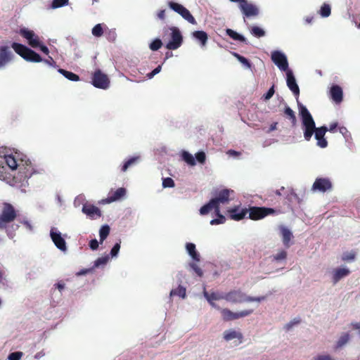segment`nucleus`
<instances>
[{
    "label": "nucleus",
    "mask_w": 360,
    "mask_h": 360,
    "mask_svg": "<svg viewBox=\"0 0 360 360\" xmlns=\"http://www.w3.org/2000/svg\"><path fill=\"white\" fill-rule=\"evenodd\" d=\"M167 30L171 31V39L166 44V48L169 50L179 49L183 43V37L179 29L176 27H171Z\"/></svg>",
    "instance_id": "6"
},
{
    "label": "nucleus",
    "mask_w": 360,
    "mask_h": 360,
    "mask_svg": "<svg viewBox=\"0 0 360 360\" xmlns=\"http://www.w3.org/2000/svg\"><path fill=\"white\" fill-rule=\"evenodd\" d=\"M298 107L300 115L302 118L304 139L308 141H310L314 133L315 139L317 140V145L322 148L327 147L328 141L324 138V136L328 131L327 127L323 126L316 128L315 122L307 108L299 102Z\"/></svg>",
    "instance_id": "1"
},
{
    "label": "nucleus",
    "mask_w": 360,
    "mask_h": 360,
    "mask_svg": "<svg viewBox=\"0 0 360 360\" xmlns=\"http://www.w3.org/2000/svg\"><path fill=\"white\" fill-rule=\"evenodd\" d=\"M183 160L188 165L193 166L195 165V158L193 156L188 152H184L182 154Z\"/></svg>",
    "instance_id": "40"
},
{
    "label": "nucleus",
    "mask_w": 360,
    "mask_h": 360,
    "mask_svg": "<svg viewBox=\"0 0 360 360\" xmlns=\"http://www.w3.org/2000/svg\"><path fill=\"white\" fill-rule=\"evenodd\" d=\"M250 32L253 36L257 38L264 37L265 35V32L262 28L257 26L252 27Z\"/></svg>",
    "instance_id": "39"
},
{
    "label": "nucleus",
    "mask_w": 360,
    "mask_h": 360,
    "mask_svg": "<svg viewBox=\"0 0 360 360\" xmlns=\"http://www.w3.org/2000/svg\"><path fill=\"white\" fill-rule=\"evenodd\" d=\"M110 226L108 225H103L99 231L100 242L102 243L104 240L108 237L110 233Z\"/></svg>",
    "instance_id": "34"
},
{
    "label": "nucleus",
    "mask_w": 360,
    "mask_h": 360,
    "mask_svg": "<svg viewBox=\"0 0 360 360\" xmlns=\"http://www.w3.org/2000/svg\"><path fill=\"white\" fill-rule=\"evenodd\" d=\"M16 217L17 212L14 207L8 202H4L0 214V229H5L8 224L15 219Z\"/></svg>",
    "instance_id": "4"
},
{
    "label": "nucleus",
    "mask_w": 360,
    "mask_h": 360,
    "mask_svg": "<svg viewBox=\"0 0 360 360\" xmlns=\"http://www.w3.org/2000/svg\"><path fill=\"white\" fill-rule=\"evenodd\" d=\"M276 210L273 208L265 207L250 206L247 208V214H249L248 218L257 221L264 218L271 214H274Z\"/></svg>",
    "instance_id": "5"
},
{
    "label": "nucleus",
    "mask_w": 360,
    "mask_h": 360,
    "mask_svg": "<svg viewBox=\"0 0 360 360\" xmlns=\"http://www.w3.org/2000/svg\"><path fill=\"white\" fill-rule=\"evenodd\" d=\"M215 214L217 216V218L211 220L210 224H212V225L221 224H224L226 221L225 217L220 213V209H219V212L215 211Z\"/></svg>",
    "instance_id": "36"
},
{
    "label": "nucleus",
    "mask_w": 360,
    "mask_h": 360,
    "mask_svg": "<svg viewBox=\"0 0 360 360\" xmlns=\"http://www.w3.org/2000/svg\"><path fill=\"white\" fill-rule=\"evenodd\" d=\"M229 217L231 219L240 221L247 215V208H241L240 205L235 206L228 210Z\"/></svg>",
    "instance_id": "13"
},
{
    "label": "nucleus",
    "mask_w": 360,
    "mask_h": 360,
    "mask_svg": "<svg viewBox=\"0 0 360 360\" xmlns=\"http://www.w3.org/2000/svg\"><path fill=\"white\" fill-rule=\"evenodd\" d=\"M92 84L96 88L106 89L110 85V79L101 70H96L92 77Z\"/></svg>",
    "instance_id": "9"
},
{
    "label": "nucleus",
    "mask_w": 360,
    "mask_h": 360,
    "mask_svg": "<svg viewBox=\"0 0 360 360\" xmlns=\"http://www.w3.org/2000/svg\"><path fill=\"white\" fill-rule=\"evenodd\" d=\"M108 259H109L108 256L99 257L94 262V264L93 267L96 268L101 265H104L108 262Z\"/></svg>",
    "instance_id": "44"
},
{
    "label": "nucleus",
    "mask_w": 360,
    "mask_h": 360,
    "mask_svg": "<svg viewBox=\"0 0 360 360\" xmlns=\"http://www.w3.org/2000/svg\"><path fill=\"white\" fill-rule=\"evenodd\" d=\"M40 50L44 53H45L46 55H48L49 53V50L48 49L47 46H46L45 45H43L40 43V46H38Z\"/></svg>",
    "instance_id": "59"
},
{
    "label": "nucleus",
    "mask_w": 360,
    "mask_h": 360,
    "mask_svg": "<svg viewBox=\"0 0 360 360\" xmlns=\"http://www.w3.org/2000/svg\"><path fill=\"white\" fill-rule=\"evenodd\" d=\"M193 36L200 42L202 46L206 44L208 36L205 32L201 30L195 31L193 32Z\"/></svg>",
    "instance_id": "28"
},
{
    "label": "nucleus",
    "mask_w": 360,
    "mask_h": 360,
    "mask_svg": "<svg viewBox=\"0 0 360 360\" xmlns=\"http://www.w3.org/2000/svg\"><path fill=\"white\" fill-rule=\"evenodd\" d=\"M50 236L55 245L60 250L65 251L67 250L65 239L61 236V233L56 231L55 229H51Z\"/></svg>",
    "instance_id": "14"
},
{
    "label": "nucleus",
    "mask_w": 360,
    "mask_h": 360,
    "mask_svg": "<svg viewBox=\"0 0 360 360\" xmlns=\"http://www.w3.org/2000/svg\"><path fill=\"white\" fill-rule=\"evenodd\" d=\"M349 340V335L348 333H345L340 336L338 341L337 342L335 348H340L343 347L345 344L348 342Z\"/></svg>",
    "instance_id": "38"
},
{
    "label": "nucleus",
    "mask_w": 360,
    "mask_h": 360,
    "mask_svg": "<svg viewBox=\"0 0 360 360\" xmlns=\"http://www.w3.org/2000/svg\"><path fill=\"white\" fill-rule=\"evenodd\" d=\"M4 160L6 165L11 169L15 170L19 169V175L20 176V180L24 181L25 180L30 178L33 174L35 173V169L33 167L32 162L30 160H18L13 155H7L4 157Z\"/></svg>",
    "instance_id": "2"
},
{
    "label": "nucleus",
    "mask_w": 360,
    "mask_h": 360,
    "mask_svg": "<svg viewBox=\"0 0 360 360\" xmlns=\"http://www.w3.org/2000/svg\"><path fill=\"white\" fill-rule=\"evenodd\" d=\"M232 55L238 59V60L243 65H244L247 68H251V63L244 56H240L239 53L236 52H232Z\"/></svg>",
    "instance_id": "37"
},
{
    "label": "nucleus",
    "mask_w": 360,
    "mask_h": 360,
    "mask_svg": "<svg viewBox=\"0 0 360 360\" xmlns=\"http://www.w3.org/2000/svg\"><path fill=\"white\" fill-rule=\"evenodd\" d=\"M125 193H126L125 188H119L116 191H115L114 192H111L109 194V195H108V197L106 200H107L108 202H114L115 200H119L122 197H123L125 195Z\"/></svg>",
    "instance_id": "26"
},
{
    "label": "nucleus",
    "mask_w": 360,
    "mask_h": 360,
    "mask_svg": "<svg viewBox=\"0 0 360 360\" xmlns=\"http://www.w3.org/2000/svg\"><path fill=\"white\" fill-rule=\"evenodd\" d=\"M321 15L323 17H328L330 14V7L328 4H323L320 11Z\"/></svg>",
    "instance_id": "46"
},
{
    "label": "nucleus",
    "mask_w": 360,
    "mask_h": 360,
    "mask_svg": "<svg viewBox=\"0 0 360 360\" xmlns=\"http://www.w3.org/2000/svg\"><path fill=\"white\" fill-rule=\"evenodd\" d=\"M350 271L347 268H338L333 271L332 279L333 284H336L340 279L347 276Z\"/></svg>",
    "instance_id": "22"
},
{
    "label": "nucleus",
    "mask_w": 360,
    "mask_h": 360,
    "mask_svg": "<svg viewBox=\"0 0 360 360\" xmlns=\"http://www.w3.org/2000/svg\"><path fill=\"white\" fill-rule=\"evenodd\" d=\"M195 158L198 162H199L201 164H203V163H205V160H206L205 153L202 151L198 152L195 154Z\"/></svg>",
    "instance_id": "50"
},
{
    "label": "nucleus",
    "mask_w": 360,
    "mask_h": 360,
    "mask_svg": "<svg viewBox=\"0 0 360 360\" xmlns=\"http://www.w3.org/2000/svg\"><path fill=\"white\" fill-rule=\"evenodd\" d=\"M11 47L16 53L27 61L32 63H40L43 61V59L39 54L23 44L13 42L11 44Z\"/></svg>",
    "instance_id": "3"
},
{
    "label": "nucleus",
    "mask_w": 360,
    "mask_h": 360,
    "mask_svg": "<svg viewBox=\"0 0 360 360\" xmlns=\"http://www.w3.org/2000/svg\"><path fill=\"white\" fill-rule=\"evenodd\" d=\"M300 322V319H294L292 321L287 323L285 326V328L287 330H289L292 327V326H294L295 324H297Z\"/></svg>",
    "instance_id": "56"
},
{
    "label": "nucleus",
    "mask_w": 360,
    "mask_h": 360,
    "mask_svg": "<svg viewBox=\"0 0 360 360\" xmlns=\"http://www.w3.org/2000/svg\"><path fill=\"white\" fill-rule=\"evenodd\" d=\"M55 288L58 289L60 292H62L65 289V284L63 281H60L54 285Z\"/></svg>",
    "instance_id": "57"
},
{
    "label": "nucleus",
    "mask_w": 360,
    "mask_h": 360,
    "mask_svg": "<svg viewBox=\"0 0 360 360\" xmlns=\"http://www.w3.org/2000/svg\"><path fill=\"white\" fill-rule=\"evenodd\" d=\"M68 0H53L51 4L53 8L62 7L68 4Z\"/></svg>",
    "instance_id": "47"
},
{
    "label": "nucleus",
    "mask_w": 360,
    "mask_h": 360,
    "mask_svg": "<svg viewBox=\"0 0 360 360\" xmlns=\"http://www.w3.org/2000/svg\"><path fill=\"white\" fill-rule=\"evenodd\" d=\"M266 300V296H260V297H251L248 295L247 302H260Z\"/></svg>",
    "instance_id": "53"
},
{
    "label": "nucleus",
    "mask_w": 360,
    "mask_h": 360,
    "mask_svg": "<svg viewBox=\"0 0 360 360\" xmlns=\"http://www.w3.org/2000/svg\"><path fill=\"white\" fill-rule=\"evenodd\" d=\"M120 242L117 243L115 244V245L112 247L110 251V255L112 257H116L120 251Z\"/></svg>",
    "instance_id": "51"
},
{
    "label": "nucleus",
    "mask_w": 360,
    "mask_h": 360,
    "mask_svg": "<svg viewBox=\"0 0 360 360\" xmlns=\"http://www.w3.org/2000/svg\"><path fill=\"white\" fill-rule=\"evenodd\" d=\"M288 253L285 250H279L278 252L272 256V260L275 262H280L285 260Z\"/></svg>",
    "instance_id": "33"
},
{
    "label": "nucleus",
    "mask_w": 360,
    "mask_h": 360,
    "mask_svg": "<svg viewBox=\"0 0 360 360\" xmlns=\"http://www.w3.org/2000/svg\"><path fill=\"white\" fill-rule=\"evenodd\" d=\"M103 30L101 24H97L93 27L92 34L94 37H100L103 35Z\"/></svg>",
    "instance_id": "42"
},
{
    "label": "nucleus",
    "mask_w": 360,
    "mask_h": 360,
    "mask_svg": "<svg viewBox=\"0 0 360 360\" xmlns=\"http://www.w3.org/2000/svg\"><path fill=\"white\" fill-rule=\"evenodd\" d=\"M277 124L278 123L276 122H273L271 125H270V127L269 129V130L267 131V132H271L272 131H274L277 129Z\"/></svg>",
    "instance_id": "62"
},
{
    "label": "nucleus",
    "mask_w": 360,
    "mask_h": 360,
    "mask_svg": "<svg viewBox=\"0 0 360 360\" xmlns=\"http://www.w3.org/2000/svg\"><path fill=\"white\" fill-rule=\"evenodd\" d=\"M226 33L228 36H229L231 39L234 40L240 41L242 42H246V39L243 35L237 33L236 32L230 28H227L226 30Z\"/></svg>",
    "instance_id": "29"
},
{
    "label": "nucleus",
    "mask_w": 360,
    "mask_h": 360,
    "mask_svg": "<svg viewBox=\"0 0 360 360\" xmlns=\"http://www.w3.org/2000/svg\"><path fill=\"white\" fill-rule=\"evenodd\" d=\"M281 234L282 236V241L284 246L286 248H288L292 245L291 240L293 238V235L292 232L288 228L285 226H281L280 228Z\"/></svg>",
    "instance_id": "21"
},
{
    "label": "nucleus",
    "mask_w": 360,
    "mask_h": 360,
    "mask_svg": "<svg viewBox=\"0 0 360 360\" xmlns=\"http://www.w3.org/2000/svg\"><path fill=\"white\" fill-rule=\"evenodd\" d=\"M44 61L46 63H47V64H49V65H53L56 64V62L54 61V60L53 59V58H52V57H51V56H49V59H45V60H44Z\"/></svg>",
    "instance_id": "61"
},
{
    "label": "nucleus",
    "mask_w": 360,
    "mask_h": 360,
    "mask_svg": "<svg viewBox=\"0 0 360 360\" xmlns=\"http://www.w3.org/2000/svg\"><path fill=\"white\" fill-rule=\"evenodd\" d=\"M23 354L22 352H12L9 355H8V360H20Z\"/></svg>",
    "instance_id": "48"
},
{
    "label": "nucleus",
    "mask_w": 360,
    "mask_h": 360,
    "mask_svg": "<svg viewBox=\"0 0 360 360\" xmlns=\"http://www.w3.org/2000/svg\"><path fill=\"white\" fill-rule=\"evenodd\" d=\"M240 8L247 17L257 16L259 14L258 8L255 5L249 4L247 0L240 4Z\"/></svg>",
    "instance_id": "18"
},
{
    "label": "nucleus",
    "mask_w": 360,
    "mask_h": 360,
    "mask_svg": "<svg viewBox=\"0 0 360 360\" xmlns=\"http://www.w3.org/2000/svg\"><path fill=\"white\" fill-rule=\"evenodd\" d=\"M91 271V269H83L81 271H79L77 274L78 275H84V274H86L87 273H89Z\"/></svg>",
    "instance_id": "64"
},
{
    "label": "nucleus",
    "mask_w": 360,
    "mask_h": 360,
    "mask_svg": "<svg viewBox=\"0 0 360 360\" xmlns=\"http://www.w3.org/2000/svg\"><path fill=\"white\" fill-rule=\"evenodd\" d=\"M12 58V53L8 46L0 47V67L5 66Z\"/></svg>",
    "instance_id": "23"
},
{
    "label": "nucleus",
    "mask_w": 360,
    "mask_h": 360,
    "mask_svg": "<svg viewBox=\"0 0 360 360\" xmlns=\"http://www.w3.org/2000/svg\"><path fill=\"white\" fill-rule=\"evenodd\" d=\"M337 126H338V124L336 122L332 123L330 124V128L328 130L330 131H334L335 129H336Z\"/></svg>",
    "instance_id": "63"
},
{
    "label": "nucleus",
    "mask_w": 360,
    "mask_h": 360,
    "mask_svg": "<svg viewBox=\"0 0 360 360\" xmlns=\"http://www.w3.org/2000/svg\"><path fill=\"white\" fill-rule=\"evenodd\" d=\"M158 18H160V20H165V10H160V11L158 13Z\"/></svg>",
    "instance_id": "60"
},
{
    "label": "nucleus",
    "mask_w": 360,
    "mask_h": 360,
    "mask_svg": "<svg viewBox=\"0 0 360 360\" xmlns=\"http://www.w3.org/2000/svg\"><path fill=\"white\" fill-rule=\"evenodd\" d=\"M186 248L189 254V255L192 257V259L196 262H199L200 260V256L199 253L196 251L195 245L192 243H188L186 245Z\"/></svg>",
    "instance_id": "27"
},
{
    "label": "nucleus",
    "mask_w": 360,
    "mask_h": 360,
    "mask_svg": "<svg viewBox=\"0 0 360 360\" xmlns=\"http://www.w3.org/2000/svg\"><path fill=\"white\" fill-rule=\"evenodd\" d=\"M89 247L92 250H96L98 248V242L96 239H92L89 242Z\"/></svg>",
    "instance_id": "55"
},
{
    "label": "nucleus",
    "mask_w": 360,
    "mask_h": 360,
    "mask_svg": "<svg viewBox=\"0 0 360 360\" xmlns=\"http://www.w3.org/2000/svg\"><path fill=\"white\" fill-rule=\"evenodd\" d=\"M286 77L288 87L295 96H298L300 94V89L291 70L286 72Z\"/></svg>",
    "instance_id": "19"
},
{
    "label": "nucleus",
    "mask_w": 360,
    "mask_h": 360,
    "mask_svg": "<svg viewBox=\"0 0 360 360\" xmlns=\"http://www.w3.org/2000/svg\"><path fill=\"white\" fill-rule=\"evenodd\" d=\"M162 46V42L160 39H155L149 45L152 51H158Z\"/></svg>",
    "instance_id": "43"
},
{
    "label": "nucleus",
    "mask_w": 360,
    "mask_h": 360,
    "mask_svg": "<svg viewBox=\"0 0 360 360\" xmlns=\"http://www.w3.org/2000/svg\"><path fill=\"white\" fill-rule=\"evenodd\" d=\"M20 34L25 38L29 45L32 48H37L40 46L39 37L32 30L26 28L20 29Z\"/></svg>",
    "instance_id": "12"
},
{
    "label": "nucleus",
    "mask_w": 360,
    "mask_h": 360,
    "mask_svg": "<svg viewBox=\"0 0 360 360\" xmlns=\"http://www.w3.org/2000/svg\"><path fill=\"white\" fill-rule=\"evenodd\" d=\"M275 90H274V85H273L268 91L263 95V98L265 101L269 100L274 94Z\"/></svg>",
    "instance_id": "52"
},
{
    "label": "nucleus",
    "mask_w": 360,
    "mask_h": 360,
    "mask_svg": "<svg viewBox=\"0 0 360 360\" xmlns=\"http://www.w3.org/2000/svg\"><path fill=\"white\" fill-rule=\"evenodd\" d=\"M174 186V181L172 178L167 177L162 179V186L164 188H173Z\"/></svg>",
    "instance_id": "45"
},
{
    "label": "nucleus",
    "mask_w": 360,
    "mask_h": 360,
    "mask_svg": "<svg viewBox=\"0 0 360 360\" xmlns=\"http://www.w3.org/2000/svg\"><path fill=\"white\" fill-rule=\"evenodd\" d=\"M231 192L232 193L233 191H231L229 189H223L217 193L216 198L212 199V200L214 201V205L216 206V211L219 212V205L221 203L225 204V203L229 202V201L230 200L229 195H230Z\"/></svg>",
    "instance_id": "16"
},
{
    "label": "nucleus",
    "mask_w": 360,
    "mask_h": 360,
    "mask_svg": "<svg viewBox=\"0 0 360 360\" xmlns=\"http://www.w3.org/2000/svg\"><path fill=\"white\" fill-rule=\"evenodd\" d=\"M284 113L291 121L292 126H295L297 123V119L295 115V112L289 106H286L284 110Z\"/></svg>",
    "instance_id": "32"
},
{
    "label": "nucleus",
    "mask_w": 360,
    "mask_h": 360,
    "mask_svg": "<svg viewBox=\"0 0 360 360\" xmlns=\"http://www.w3.org/2000/svg\"><path fill=\"white\" fill-rule=\"evenodd\" d=\"M332 184L328 179L317 178L312 186L313 191H319L321 192H326L330 190Z\"/></svg>",
    "instance_id": "15"
},
{
    "label": "nucleus",
    "mask_w": 360,
    "mask_h": 360,
    "mask_svg": "<svg viewBox=\"0 0 360 360\" xmlns=\"http://www.w3.org/2000/svg\"><path fill=\"white\" fill-rule=\"evenodd\" d=\"M191 268L195 271V273L199 276L202 277L203 275L202 270L195 263L190 264Z\"/></svg>",
    "instance_id": "49"
},
{
    "label": "nucleus",
    "mask_w": 360,
    "mask_h": 360,
    "mask_svg": "<svg viewBox=\"0 0 360 360\" xmlns=\"http://www.w3.org/2000/svg\"><path fill=\"white\" fill-rule=\"evenodd\" d=\"M222 319L224 321H230L248 316L253 313V309H246L239 312H233L229 309H220Z\"/></svg>",
    "instance_id": "8"
},
{
    "label": "nucleus",
    "mask_w": 360,
    "mask_h": 360,
    "mask_svg": "<svg viewBox=\"0 0 360 360\" xmlns=\"http://www.w3.org/2000/svg\"><path fill=\"white\" fill-rule=\"evenodd\" d=\"M58 72L63 75L65 78H67L68 79L70 80V81H74V82H77V81H79V77L72 72H70V71H68V70H65L64 69H58Z\"/></svg>",
    "instance_id": "30"
},
{
    "label": "nucleus",
    "mask_w": 360,
    "mask_h": 360,
    "mask_svg": "<svg viewBox=\"0 0 360 360\" xmlns=\"http://www.w3.org/2000/svg\"><path fill=\"white\" fill-rule=\"evenodd\" d=\"M213 209L216 211L214 201L211 199L208 203L205 204L200 208V213L202 215H205L208 214Z\"/></svg>",
    "instance_id": "31"
},
{
    "label": "nucleus",
    "mask_w": 360,
    "mask_h": 360,
    "mask_svg": "<svg viewBox=\"0 0 360 360\" xmlns=\"http://www.w3.org/2000/svg\"><path fill=\"white\" fill-rule=\"evenodd\" d=\"M271 60L282 71L288 72L290 70L288 68V62L287 57L279 51H275L271 53Z\"/></svg>",
    "instance_id": "11"
},
{
    "label": "nucleus",
    "mask_w": 360,
    "mask_h": 360,
    "mask_svg": "<svg viewBox=\"0 0 360 360\" xmlns=\"http://www.w3.org/2000/svg\"><path fill=\"white\" fill-rule=\"evenodd\" d=\"M82 212L91 219H97L101 217L100 209L93 205H84Z\"/></svg>",
    "instance_id": "20"
},
{
    "label": "nucleus",
    "mask_w": 360,
    "mask_h": 360,
    "mask_svg": "<svg viewBox=\"0 0 360 360\" xmlns=\"http://www.w3.org/2000/svg\"><path fill=\"white\" fill-rule=\"evenodd\" d=\"M168 6L171 9L179 13L184 19L187 20L191 24H197L195 18L191 15L190 11L181 4L174 1H169L168 3Z\"/></svg>",
    "instance_id": "7"
},
{
    "label": "nucleus",
    "mask_w": 360,
    "mask_h": 360,
    "mask_svg": "<svg viewBox=\"0 0 360 360\" xmlns=\"http://www.w3.org/2000/svg\"><path fill=\"white\" fill-rule=\"evenodd\" d=\"M331 98L337 103L342 102L343 98V93L342 88L338 85H333L330 88Z\"/></svg>",
    "instance_id": "25"
},
{
    "label": "nucleus",
    "mask_w": 360,
    "mask_h": 360,
    "mask_svg": "<svg viewBox=\"0 0 360 360\" xmlns=\"http://www.w3.org/2000/svg\"><path fill=\"white\" fill-rule=\"evenodd\" d=\"M248 295L241 290H233L225 293L224 300L229 302L238 304L247 302Z\"/></svg>",
    "instance_id": "10"
},
{
    "label": "nucleus",
    "mask_w": 360,
    "mask_h": 360,
    "mask_svg": "<svg viewBox=\"0 0 360 360\" xmlns=\"http://www.w3.org/2000/svg\"><path fill=\"white\" fill-rule=\"evenodd\" d=\"M315 360H333L329 355H319L315 358Z\"/></svg>",
    "instance_id": "58"
},
{
    "label": "nucleus",
    "mask_w": 360,
    "mask_h": 360,
    "mask_svg": "<svg viewBox=\"0 0 360 360\" xmlns=\"http://www.w3.org/2000/svg\"><path fill=\"white\" fill-rule=\"evenodd\" d=\"M224 338L226 341H230L236 338L238 340V344H240L243 342V335L239 331L234 330H227L224 332Z\"/></svg>",
    "instance_id": "24"
},
{
    "label": "nucleus",
    "mask_w": 360,
    "mask_h": 360,
    "mask_svg": "<svg viewBox=\"0 0 360 360\" xmlns=\"http://www.w3.org/2000/svg\"><path fill=\"white\" fill-rule=\"evenodd\" d=\"M175 295L184 298L186 297V288L179 285L177 288L172 290L170 292V296Z\"/></svg>",
    "instance_id": "35"
},
{
    "label": "nucleus",
    "mask_w": 360,
    "mask_h": 360,
    "mask_svg": "<svg viewBox=\"0 0 360 360\" xmlns=\"http://www.w3.org/2000/svg\"><path fill=\"white\" fill-rule=\"evenodd\" d=\"M138 158H139L133 157V158H131L130 159H129L128 160H127L122 167V169H121L122 172H126L129 167H131L132 165H134L136 162Z\"/></svg>",
    "instance_id": "41"
},
{
    "label": "nucleus",
    "mask_w": 360,
    "mask_h": 360,
    "mask_svg": "<svg viewBox=\"0 0 360 360\" xmlns=\"http://www.w3.org/2000/svg\"><path fill=\"white\" fill-rule=\"evenodd\" d=\"M355 258V254L353 252H346L342 255L343 261H352Z\"/></svg>",
    "instance_id": "54"
},
{
    "label": "nucleus",
    "mask_w": 360,
    "mask_h": 360,
    "mask_svg": "<svg viewBox=\"0 0 360 360\" xmlns=\"http://www.w3.org/2000/svg\"><path fill=\"white\" fill-rule=\"evenodd\" d=\"M203 295L207 299V302L210 303V304L217 309H220V307L217 305L214 301L215 300H224L225 293H219L218 292H212L211 293L207 292L205 289L203 291Z\"/></svg>",
    "instance_id": "17"
}]
</instances>
